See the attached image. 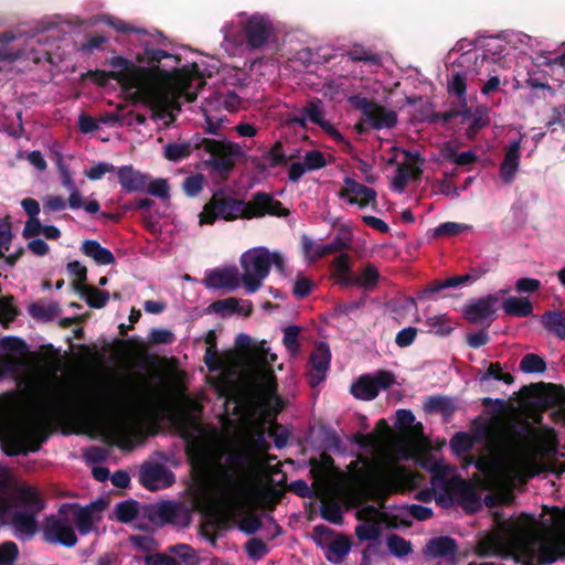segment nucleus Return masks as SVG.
<instances>
[{
	"mask_svg": "<svg viewBox=\"0 0 565 565\" xmlns=\"http://www.w3.org/2000/svg\"><path fill=\"white\" fill-rule=\"evenodd\" d=\"M73 287L79 294V296L85 299L90 308H104L110 297V294L107 290H102L93 286L73 284Z\"/></svg>",
	"mask_w": 565,
	"mask_h": 565,
	"instance_id": "72a5a7b5",
	"label": "nucleus"
},
{
	"mask_svg": "<svg viewBox=\"0 0 565 565\" xmlns=\"http://www.w3.org/2000/svg\"><path fill=\"white\" fill-rule=\"evenodd\" d=\"M482 364L488 365V367L487 370H478L476 376L480 383L490 380L502 381L505 384H512L514 382V376L511 373L503 372L501 363L483 360Z\"/></svg>",
	"mask_w": 565,
	"mask_h": 565,
	"instance_id": "e433bc0d",
	"label": "nucleus"
},
{
	"mask_svg": "<svg viewBox=\"0 0 565 565\" xmlns=\"http://www.w3.org/2000/svg\"><path fill=\"white\" fill-rule=\"evenodd\" d=\"M470 435L475 438V443L490 439L492 441H500L501 444L510 445L518 441L516 435L512 429H504L502 436H499L492 419L482 422L478 418L475 419L472 422V434Z\"/></svg>",
	"mask_w": 565,
	"mask_h": 565,
	"instance_id": "4be33fe9",
	"label": "nucleus"
},
{
	"mask_svg": "<svg viewBox=\"0 0 565 565\" xmlns=\"http://www.w3.org/2000/svg\"><path fill=\"white\" fill-rule=\"evenodd\" d=\"M387 547L390 553L396 557H404L413 551L411 541H407L397 534H391L387 537Z\"/></svg>",
	"mask_w": 565,
	"mask_h": 565,
	"instance_id": "3c124183",
	"label": "nucleus"
},
{
	"mask_svg": "<svg viewBox=\"0 0 565 565\" xmlns=\"http://www.w3.org/2000/svg\"><path fill=\"white\" fill-rule=\"evenodd\" d=\"M521 137L510 142L502 162L500 163L499 174L507 184L513 182L520 167Z\"/></svg>",
	"mask_w": 565,
	"mask_h": 565,
	"instance_id": "cd10ccee",
	"label": "nucleus"
},
{
	"mask_svg": "<svg viewBox=\"0 0 565 565\" xmlns=\"http://www.w3.org/2000/svg\"><path fill=\"white\" fill-rule=\"evenodd\" d=\"M330 270L331 278L337 285H339L341 288L351 287V279L352 276H354V273L352 269L351 257L348 254L342 253L337 256L331 262Z\"/></svg>",
	"mask_w": 565,
	"mask_h": 565,
	"instance_id": "c756f323",
	"label": "nucleus"
},
{
	"mask_svg": "<svg viewBox=\"0 0 565 565\" xmlns=\"http://www.w3.org/2000/svg\"><path fill=\"white\" fill-rule=\"evenodd\" d=\"M20 550L15 542L3 541L0 543V565H17Z\"/></svg>",
	"mask_w": 565,
	"mask_h": 565,
	"instance_id": "603ef678",
	"label": "nucleus"
},
{
	"mask_svg": "<svg viewBox=\"0 0 565 565\" xmlns=\"http://www.w3.org/2000/svg\"><path fill=\"white\" fill-rule=\"evenodd\" d=\"M175 477L171 470L158 462H146L139 471V482L146 489L157 491L172 486Z\"/></svg>",
	"mask_w": 565,
	"mask_h": 565,
	"instance_id": "dca6fc26",
	"label": "nucleus"
},
{
	"mask_svg": "<svg viewBox=\"0 0 565 565\" xmlns=\"http://www.w3.org/2000/svg\"><path fill=\"white\" fill-rule=\"evenodd\" d=\"M402 152L405 157V164L409 166L411 179L419 180L423 175L420 166L425 162V159L417 151L402 150Z\"/></svg>",
	"mask_w": 565,
	"mask_h": 565,
	"instance_id": "864d4df0",
	"label": "nucleus"
},
{
	"mask_svg": "<svg viewBox=\"0 0 565 565\" xmlns=\"http://www.w3.org/2000/svg\"><path fill=\"white\" fill-rule=\"evenodd\" d=\"M244 550L249 559L260 561L269 553L268 545L259 537H252L244 544Z\"/></svg>",
	"mask_w": 565,
	"mask_h": 565,
	"instance_id": "09e8293b",
	"label": "nucleus"
},
{
	"mask_svg": "<svg viewBox=\"0 0 565 565\" xmlns=\"http://www.w3.org/2000/svg\"><path fill=\"white\" fill-rule=\"evenodd\" d=\"M535 519L522 513L515 522H504L501 530L480 540L479 557L513 559L522 565H550L561 558L565 539L545 540L535 529Z\"/></svg>",
	"mask_w": 565,
	"mask_h": 565,
	"instance_id": "f257e3e1",
	"label": "nucleus"
},
{
	"mask_svg": "<svg viewBox=\"0 0 565 565\" xmlns=\"http://www.w3.org/2000/svg\"><path fill=\"white\" fill-rule=\"evenodd\" d=\"M507 292L508 290L502 289L495 295L490 294L469 301L462 310L465 319L472 324L489 328L495 320L500 296Z\"/></svg>",
	"mask_w": 565,
	"mask_h": 565,
	"instance_id": "ddd939ff",
	"label": "nucleus"
},
{
	"mask_svg": "<svg viewBox=\"0 0 565 565\" xmlns=\"http://www.w3.org/2000/svg\"><path fill=\"white\" fill-rule=\"evenodd\" d=\"M379 269L371 263H367L359 275L352 276L351 287H359L365 291H373L380 281Z\"/></svg>",
	"mask_w": 565,
	"mask_h": 565,
	"instance_id": "f704fd0d",
	"label": "nucleus"
},
{
	"mask_svg": "<svg viewBox=\"0 0 565 565\" xmlns=\"http://www.w3.org/2000/svg\"><path fill=\"white\" fill-rule=\"evenodd\" d=\"M179 511V505L172 501L160 502L150 513L152 521H159L162 524L174 522Z\"/></svg>",
	"mask_w": 565,
	"mask_h": 565,
	"instance_id": "ea45409f",
	"label": "nucleus"
},
{
	"mask_svg": "<svg viewBox=\"0 0 565 565\" xmlns=\"http://www.w3.org/2000/svg\"><path fill=\"white\" fill-rule=\"evenodd\" d=\"M321 518L332 524L341 525L343 523V512L337 502H323L320 507Z\"/></svg>",
	"mask_w": 565,
	"mask_h": 565,
	"instance_id": "6e6d98bb",
	"label": "nucleus"
},
{
	"mask_svg": "<svg viewBox=\"0 0 565 565\" xmlns=\"http://www.w3.org/2000/svg\"><path fill=\"white\" fill-rule=\"evenodd\" d=\"M263 159L268 162L270 168L285 164L288 160L280 141H276L274 146L263 156Z\"/></svg>",
	"mask_w": 565,
	"mask_h": 565,
	"instance_id": "0e129e2a",
	"label": "nucleus"
},
{
	"mask_svg": "<svg viewBox=\"0 0 565 565\" xmlns=\"http://www.w3.org/2000/svg\"><path fill=\"white\" fill-rule=\"evenodd\" d=\"M470 120L471 122L466 130V136L468 139H473L482 128L490 124L488 109L483 106L477 107L473 111V117Z\"/></svg>",
	"mask_w": 565,
	"mask_h": 565,
	"instance_id": "37998d69",
	"label": "nucleus"
},
{
	"mask_svg": "<svg viewBox=\"0 0 565 565\" xmlns=\"http://www.w3.org/2000/svg\"><path fill=\"white\" fill-rule=\"evenodd\" d=\"M18 503L23 507L22 511L39 514L46 508V501L40 491L31 486H20L15 490Z\"/></svg>",
	"mask_w": 565,
	"mask_h": 565,
	"instance_id": "c85d7f7f",
	"label": "nucleus"
},
{
	"mask_svg": "<svg viewBox=\"0 0 565 565\" xmlns=\"http://www.w3.org/2000/svg\"><path fill=\"white\" fill-rule=\"evenodd\" d=\"M204 285L207 288L213 289L226 288L228 290H234L239 285L238 270L236 267L211 270L204 278Z\"/></svg>",
	"mask_w": 565,
	"mask_h": 565,
	"instance_id": "bb28decb",
	"label": "nucleus"
},
{
	"mask_svg": "<svg viewBox=\"0 0 565 565\" xmlns=\"http://www.w3.org/2000/svg\"><path fill=\"white\" fill-rule=\"evenodd\" d=\"M254 452L248 444L234 447L217 467L221 498L226 504L245 505L250 497L248 478L253 470Z\"/></svg>",
	"mask_w": 565,
	"mask_h": 565,
	"instance_id": "423d86ee",
	"label": "nucleus"
},
{
	"mask_svg": "<svg viewBox=\"0 0 565 565\" xmlns=\"http://www.w3.org/2000/svg\"><path fill=\"white\" fill-rule=\"evenodd\" d=\"M446 494L467 512H476L481 508L480 495L475 486L461 477H454L445 482Z\"/></svg>",
	"mask_w": 565,
	"mask_h": 565,
	"instance_id": "2eb2a0df",
	"label": "nucleus"
},
{
	"mask_svg": "<svg viewBox=\"0 0 565 565\" xmlns=\"http://www.w3.org/2000/svg\"><path fill=\"white\" fill-rule=\"evenodd\" d=\"M458 552L457 541L448 535H441L428 540L423 554L427 559L438 557H454Z\"/></svg>",
	"mask_w": 565,
	"mask_h": 565,
	"instance_id": "a878e982",
	"label": "nucleus"
},
{
	"mask_svg": "<svg viewBox=\"0 0 565 565\" xmlns=\"http://www.w3.org/2000/svg\"><path fill=\"white\" fill-rule=\"evenodd\" d=\"M106 503L103 500L90 502L86 505L78 503H62L58 508L61 515H66L76 525L77 531L82 535H87L92 532L94 522L99 520L100 516H95L96 513H100L105 510Z\"/></svg>",
	"mask_w": 565,
	"mask_h": 565,
	"instance_id": "9b49d317",
	"label": "nucleus"
},
{
	"mask_svg": "<svg viewBox=\"0 0 565 565\" xmlns=\"http://www.w3.org/2000/svg\"><path fill=\"white\" fill-rule=\"evenodd\" d=\"M28 310L33 318L52 319L60 312V306L56 302L47 305L33 302L29 306Z\"/></svg>",
	"mask_w": 565,
	"mask_h": 565,
	"instance_id": "5fc2aeb1",
	"label": "nucleus"
},
{
	"mask_svg": "<svg viewBox=\"0 0 565 565\" xmlns=\"http://www.w3.org/2000/svg\"><path fill=\"white\" fill-rule=\"evenodd\" d=\"M137 61L151 65L149 68L158 66L161 71L169 74L164 83V89L168 95L167 106L164 108H154L156 110H161L160 118L166 116L170 104L169 85L171 83H174L180 93L190 102L196 99L198 92L205 85V79L196 63H192L189 67H179L181 58L164 50L146 46L142 54L137 55Z\"/></svg>",
	"mask_w": 565,
	"mask_h": 565,
	"instance_id": "39448f33",
	"label": "nucleus"
},
{
	"mask_svg": "<svg viewBox=\"0 0 565 565\" xmlns=\"http://www.w3.org/2000/svg\"><path fill=\"white\" fill-rule=\"evenodd\" d=\"M347 56L353 62H364L376 66L382 65L381 55L366 50L362 45H354L350 51L347 52Z\"/></svg>",
	"mask_w": 565,
	"mask_h": 565,
	"instance_id": "c03bdc74",
	"label": "nucleus"
},
{
	"mask_svg": "<svg viewBox=\"0 0 565 565\" xmlns=\"http://www.w3.org/2000/svg\"><path fill=\"white\" fill-rule=\"evenodd\" d=\"M51 423L46 418L36 417L28 434L21 438L25 443V454L38 452L42 445L49 439L52 430Z\"/></svg>",
	"mask_w": 565,
	"mask_h": 565,
	"instance_id": "b1692460",
	"label": "nucleus"
},
{
	"mask_svg": "<svg viewBox=\"0 0 565 565\" xmlns=\"http://www.w3.org/2000/svg\"><path fill=\"white\" fill-rule=\"evenodd\" d=\"M172 565H199L200 557L195 550L188 544H177L168 547Z\"/></svg>",
	"mask_w": 565,
	"mask_h": 565,
	"instance_id": "4c0bfd02",
	"label": "nucleus"
},
{
	"mask_svg": "<svg viewBox=\"0 0 565 565\" xmlns=\"http://www.w3.org/2000/svg\"><path fill=\"white\" fill-rule=\"evenodd\" d=\"M196 150L204 167L222 178H228L238 157L243 156L238 143L206 138L194 134L188 141L169 142L163 147V157L171 162L188 159Z\"/></svg>",
	"mask_w": 565,
	"mask_h": 565,
	"instance_id": "20e7f679",
	"label": "nucleus"
},
{
	"mask_svg": "<svg viewBox=\"0 0 565 565\" xmlns=\"http://www.w3.org/2000/svg\"><path fill=\"white\" fill-rule=\"evenodd\" d=\"M243 281L246 291L254 294L262 287V281L269 274L268 249L265 247L253 248L241 257Z\"/></svg>",
	"mask_w": 565,
	"mask_h": 565,
	"instance_id": "0eeeda50",
	"label": "nucleus"
},
{
	"mask_svg": "<svg viewBox=\"0 0 565 565\" xmlns=\"http://www.w3.org/2000/svg\"><path fill=\"white\" fill-rule=\"evenodd\" d=\"M424 409L428 414H441L446 420H449L456 411V406L449 396L436 394L426 398Z\"/></svg>",
	"mask_w": 565,
	"mask_h": 565,
	"instance_id": "473e14b6",
	"label": "nucleus"
},
{
	"mask_svg": "<svg viewBox=\"0 0 565 565\" xmlns=\"http://www.w3.org/2000/svg\"><path fill=\"white\" fill-rule=\"evenodd\" d=\"M481 46L483 47L482 53H479L477 50H468L458 57L455 64L460 67L473 61L475 65H478L479 58L481 60V64L487 61L497 62L503 56L507 49L505 44L494 38L484 39Z\"/></svg>",
	"mask_w": 565,
	"mask_h": 565,
	"instance_id": "6ab92c4d",
	"label": "nucleus"
},
{
	"mask_svg": "<svg viewBox=\"0 0 565 565\" xmlns=\"http://www.w3.org/2000/svg\"><path fill=\"white\" fill-rule=\"evenodd\" d=\"M502 309L508 316L525 318L532 315V302L526 298L510 296L504 299Z\"/></svg>",
	"mask_w": 565,
	"mask_h": 565,
	"instance_id": "58836bf2",
	"label": "nucleus"
},
{
	"mask_svg": "<svg viewBox=\"0 0 565 565\" xmlns=\"http://www.w3.org/2000/svg\"><path fill=\"white\" fill-rule=\"evenodd\" d=\"M115 514L116 519L121 523L132 522L138 516L137 501L130 499L117 503Z\"/></svg>",
	"mask_w": 565,
	"mask_h": 565,
	"instance_id": "de8ad7c7",
	"label": "nucleus"
},
{
	"mask_svg": "<svg viewBox=\"0 0 565 565\" xmlns=\"http://www.w3.org/2000/svg\"><path fill=\"white\" fill-rule=\"evenodd\" d=\"M333 465H334L333 458L330 455L322 452L320 460H317L313 458L310 459V466H311L310 473L315 478H320L323 475H326L329 470H331Z\"/></svg>",
	"mask_w": 565,
	"mask_h": 565,
	"instance_id": "680f3d73",
	"label": "nucleus"
},
{
	"mask_svg": "<svg viewBox=\"0 0 565 565\" xmlns=\"http://www.w3.org/2000/svg\"><path fill=\"white\" fill-rule=\"evenodd\" d=\"M81 250L87 257L93 258L98 265H111L115 263L113 253L108 248L103 247L97 241H84Z\"/></svg>",
	"mask_w": 565,
	"mask_h": 565,
	"instance_id": "c9c22d12",
	"label": "nucleus"
},
{
	"mask_svg": "<svg viewBox=\"0 0 565 565\" xmlns=\"http://www.w3.org/2000/svg\"><path fill=\"white\" fill-rule=\"evenodd\" d=\"M330 362L331 352L329 345L320 342L312 350L308 362L310 370L307 373V379L311 387H317L326 380Z\"/></svg>",
	"mask_w": 565,
	"mask_h": 565,
	"instance_id": "a211bd4d",
	"label": "nucleus"
},
{
	"mask_svg": "<svg viewBox=\"0 0 565 565\" xmlns=\"http://www.w3.org/2000/svg\"><path fill=\"white\" fill-rule=\"evenodd\" d=\"M541 322L546 330L552 331L561 340H565V321L556 313V310L545 311Z\"/></svg>",
	"mask_w": 565,
	"mask_h": 565,
	"instance_id": "79ce46f5",
	"label": "nucleus"
},
{
	"mask_svg": "<svg viewBox=\"0 0 565 565\" xmlns=\"http://www.w3.org/2000/svg\"><path fill=\"white\" fill-rule=\"evenodd\" d=\"M19 311L13 306V297H1L0 298V323L3 327H8L18 316Z\"/></svg>",
	"mask_w": 565,
	"mask_h": 565,
	"instance_id": "bf43d9fd",
	"label": "nucleus"
},
{
	"mask_svg": "<svg viewBox=\"0 0 565 565\" xmlns=\"http://www.w3.org/2000/svg\"><path fill=\"white\" fill-rule=\"evenodd\" d=\"M36 514L17 510L10 513L9 524L13 529L14 536L22 541H30L39 531Z\"/></svg>",
	"mask_w": 565,
	"mask_h": 565,
	"instance_id": "412c9836",
	"label": "nucleus"
},
{
	"mask_svg": "<svg viewBox=\"0 0 565 565\" xmlns=\"http://www.w3.org/2000/svg\"><path fill=\"white\" fill-rule=\"evenodd\" d=\"M426 326L429 327L431 331H435L436 334L443 337L449 335L454 331L446 316L429 317L426 320Z\"/></svg>",
	"mask_w": 565,
	"mask_h": 565,
	"instance_id": "69168bd1",
	"label": "nucleus"
},
{
	"mask_svg": "<svg viewBox=\"0 0 565 565\" xmlns=\"http://www.w3.org/2000/svg\"><path fill=\"white\" fill-rule=\"evenodd\" d=\"M360 541H375L381 535V529L375 520L369 523H361L355 526L354 531Z\"/></svg>",
	"mask_w": 565,
	"mask_h": 565,
	"instance_id": "13d9d810",
	"label": "nucleus"
},
{
	"mask_svg": "<svg viewBox=\"0 0 565 565\" xmlns=\"http://www.w3.org/2000/svg\"><path fill=\"white\" fill-rule=\"evenodd\" d=\"M350 550V540L342 535L329 544L326 557L329 562L338 564L349 554Z\"/></svg>",
	"mask_w": 565,
	"mask_h": 565,
	"instance_id": "a19ab883",
	"label": "nucleus"
},
{
	"mask_svg": "<svg viewBox=\"0 0 565 565\" xmlns=\"http://www.w3.org/2000/svg\"><path fill=\"white\" fill-rule=\"evenodd\" d=\"M302 114L308 120L319 126L328 136L335 141H342V134L328 120L324 119V110L320 99H311L302 108Z\"/></svg>",
	"mask_w": 565,
	"mask_h": 565,
	"instance_id": "5701e85b",
	"label": "nucleus"
},
{
	"mask_svg": "<svg viewBox=\"0 0 565 565\" xmlns=\"http://www.w3.org/2000/svg\"><path fill=\"white\" fill-rule=\"evenodd\" d=\"M301 329L298 326H288L284 329L282 343L291 355L300 351L299 333Z\"/></svg>",
	"mask_w": 565,
	"mask_h": 565,
	"instance_id": "4d7b16f0",
	"label": "nucleus"
},
{
	"mask_svg": "<svg viewBox=\"0 0 565 565\" xmlns=\"http://www.w3.org/2000/svg\"><path fill=\"white\" fill-rule=\"evenodd\" d=\"M303 163L308 171L320 170L327 166L324 154L319 150H310L303 157Z\"/></svg>",
	"mask_w": 565,
	"mask_h": 565,
	"instance_id": "774afa93",
	"label": "nucleus"
},
{
	"mask_svg": "<svg viewBox=\"0 0 565 565\" xmlns=\"http://www.w3.org/2000/svg\"><path fill=\"white\" fill-rule=\"evenodd\" d=\"M278 393L277 377L273 370H266L259 377V383L256 387V394L259 403L265 406H270V397Z\"/></svg>",
	"mask_w": 565,
	"mask_h": 565,
	"instance_id": "2f4dec72",
	"label": "nucleus"
},
{
	"mask_svg": "<svg viewBox=\"0 0 565 565\" xmlns=\"http://www.w3.org/2000/svg\"><path fill=\"white\" fill-rule=\"evenodd\" d=\"M0 351L19 355H26L29 353V347L23 339L13 335H7L0 339Z\"/></svg>",
	"mask_w": 565,
	"mask_h": 565,
	"instance_id": "8fccbe9b",
	"label": "nucleus"
},
{
	"mask_svg": "<svg viewBox=\"0 0 565 565\" xmlns=\"http://www.w3.org/2000/svg\"><path fill=\"white\" fill-rule=\"evenodd\" d=\"M118 182L129 193L143 192L148 185V175L136 170L131 164L116 169Z\"/></svg>",
	"mask_w": 565,
	"mask_h": 565,
	"instance_id": "393cba45",
	"label": "nucleus"
},
{
	"mask_svg": "<svg viewBox=\"0 0 565 565\" xmlns=\"http://www.w3.org/2000/svg\"><path fill=\"white\" fill-rule=\"evenodd\" d=\"M263 526L260 518L254 513H247L238 522V529L247 535H253L258 532Z\"/></svg>",
	"mask_w": 565,
	"mask_h": 565,
	"instance_id": "e2e57ef3",
	"label": "nucleus"
},
{
	"mask_svg": "<svg viewBox=\"0 0 565 565\" xmlns=\"http://www.w3.org/2000/svg\"><path fill=\"white\" fill-rule=\"evenodd\" d=\"M209 310L220 315H223L224 312L235 313V311L238 310V299L228 297L215 300L210 305Z\"/></svg>",
	"mask_w": 565,
	"mask_h": 565,
	"instance_id": "338daca9",
	"label": "nucleus"
},
{
	"mask_svg": "<svg viewBox=\"0 0 565 565\" xmlns=\"http://www.w3.org/2000/svg\"><path fill=\"white\" fill-rule=\"evenodd\" d=\"M108 64L114 68L113 71L90 70L83 74L82 78H88L100 87H105L110 79H114L125 90L135 88L138 97L151 108L167 106L168 95L164 89V83L169 77L167 72L158 66L151 68L138 66L124 56H113Z\"/></svg>",
	"mask_w": 565,
	"mask_h": 565,
	"instance_id": "f03ea898",
	"label": "nucleus"
},
{
	"mask_svg": "<svg viewBox=\"0 0 565 565\" xmlns=\"http://www.w3.org/2000/svg\"><path fill=\"white\" fill-rule=\"evenodd\" d=\"M290 211L273 194L258 191L249 201L235 198L224 189L216 190L199 214L200 225H213L216 221L233 222L238 218L253 220L266 215L286 217Z\"/></svg>",
	"mask_w": 565,
	"mask_h": 565,
	"instance_id": "7ed1b4c3",
	"label": "nucleus"
},
{
	"mask_svg": "<svg viewBox=\"0 0 565 565\" xmlns=\"http://www.w3.org/2000/svg\"><path fill=\"white\" fill-rule=\"evenodd\" d=\"M367 488L373 498L383 505L388 495L397 492L399 482L395 473L375 469L367 478Z\"/></svg>",
	"mask_w": 565,
	"mask_h": 565,
	"instance_id": "f3484780",
	"label": "nucleus"
},
{
	"mask_svg": "<svg viewBox=\"0 0 565 565\" xmlns=\"http://www.w3.org/2000/svg\"><path fill=\"white\" fill-rule=\"evenodd\" d=\"M477 73L478 72L475 68H470L469 66L465 70H454L451 72L447 87L449 94L457 97L458 104H467V81Z\"/></svg>",
	"mask_w": 565,
	"mask_h": 565,
	"instance_id": "7c9ffc66",
	"label": "nucleus"
},
{
	"mask_svg": "<svg viewBox=\"0 0 565 565\" xmlns=\"http://www.w3.org/2000/svg\"><path fill=\"white\" fill-rule=\"evenodd\" d=\"M239 25L243 43L252 51L264 47L275 34L273 22L265 14L254 13Z\"/></svg>",
	"mask_w": 565,
	"mask_h": 565,
	"instance_id": "9d476101",
	"label": "nucleus"
},
{
	"mask_svg": "<svg viewBox=\"0 0 565 565\" xmlns=\"http://www.w3.org/2000/svg\"><path fill=\"white\" fill-rule=\"evenodd\" d=\"M475 444V438L466 431H458L450 438V448L456 455L469 452Z\"/></svg>",
	"mask_w": 565,
	"mask_h": 565,
	"instance_id": "49530a36",
	"label": "nucleus"
},
{
	"mask_svg": "<svg viewBox=\"0 0 565 565\" xmlns=\"http://www.w3.org/2000/svg\"><path fill=\"white\" fill-rule=\"evenodd\" d=\"M520 370L523 373H544L546 371L545 360L535 353H526L520 362Z\"/></svg>",
	"mask_w": 565,
	"mask_h": 565,
	"instance_id": "a18cd8bd",
	"label": "nucleus"
},
{
	"mask_svg": "<svg viewBox=\"0 0 565 565\" xmlns=\"http://www.w3.org/2000/svg\"><path fill=\"white\" fill-rule=\"evenodd\" d=\"M114 404V396L106 391H95L72 403L67 402V406L71 405L77 416L87 424L97 422Z\"/></svg>",
	"mask_w": 565,
	"mask_h": 565,
	"instance_id": "1a4fd4ad",
	"label": "nucleus"
},
{
	"mask_svg": "<svg viewBox=\"0 0 565 565\" xmlns=\"http://www.w3.org/2000/svg\"><path fill=\"white\" fill-rule=\"evenodd\" d=\"M349 102L353 108L361 111L364 122L373 130L392 129L398 122V115L395 110L367 97L354 95L350 97Z\"/></svg>",
	"mask_w": 565,
	"mask_h": 565,
	"instance_id": "6e6552de",
	"label": "nucleus"
},
{
	"mask_svg": "<svg viewBox=\"0 0 565 565\" xmlns=\"http://www.w3.org/2000/svg\"><path fill=\"white\" fill-rule=\"evenodd\" d=\"M43 540L49 544H60L65 547H74L77 542V535L66 515L50 514L45 518L42 527Z\"/></svg>",
	"mask_w": 565,
	"mask_h": 565,
	"instance_id": "f8f14e48",
	"label": "nucleus"
},
{
	"mask_svg": "<svg viewBox=\"0 0 565 565\" xmlns=\"http://www.w3.org/2000/svg\"><path fill=\"white\" fill-rule=\"evenodd\" d=\"M395 382V376L388 371H379L374 376L361 375L350 388L351 394L361 401L374 399L381 390L391 387Z\"/></svg>",
	"mask_w": 565,
	"mask_h": 565,
	"instance_id": "4468645a",
	"label": "nucleus"
},
{
	"mask_svg": "<svg viewBox=\"0 0 565 565\" xmlns=\"http://www.w3.org/2000/svg\"><path fill=\"white\" fill-rule=\"evenodd\" d=\"M344 186L338 192L339 198L347 199L348 203L356 204L364 209L372 204H376V191L373 188L359 183L350 177L343 180Z\"/></svg>",
	"mask_w": 565,
	"mask_h": 565,
	"instance_id": "aec40b11",
	"label": "nucleus"
},
{
	"mask_svg": "<svg viewBox=\"0 0 565 565\" xmlns=\"http://www.w3.org/2000/svg\"><path fill=\"white\" fill-rule=\"evenodd\" d=\"M13 234L10 217L0 218V259L4 257V253L11 247Z\"/></svg>",
	"mask_w": 565,
	"mask_h": 565,
	"instance_id": "052dcab7",
	"label": "nucleus"
}]
</instances>
